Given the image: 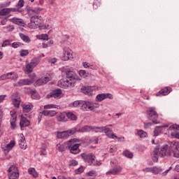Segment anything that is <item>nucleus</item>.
<instances>
[{
	"instance_id": "obj_1",
	"label": "nucleus",
	"mask_w": 179,
	"mask_h": 179,
	"mask_svg": "<svg viewBox=\"0 0 179 179\" xmlns=\"http://www.w3.org/2000/svg\"><path fill=\"white\" fill-rule=\"evenodd\" d=\"M73 80H78V76L76 73L72 70L66 71V78L60 80V83L64 89H68L69 87L75 86Z\"/></svg>"
},
{
	"instance_id": "obj_2",
	"label": "nucleus",
	"mask_w": 179,
	"mask_h": 179,
	"mask_svg": "<svg viewBox=\"0 0 179 179\" xmlns=\"http://www.w3.org/2000/svg\"><path fill=\"white\" fill-rule=\"evenodd\" d=\"M80 156L85 163H87L89 166H100L101 163L96 159V155L93 153H81Z\"/></svg>"
},
{
	"instance_id": "obj_3",
	"label": "nucleus",
	"mask_w": 179,
	"mask_h": 179,
	"mask_svg": "<svg viewBox=\"0 0 179 179\" xmlns=\"http://www.w3.org/2000/svg\"><path fill=\"white\" fill-rule=\"evenodd\" d=\"M147 118L149 121H152L153 124H160V122H157L159 118V114L156 112V108L150 107L146 110Z\"/></svg>"
},
{
	"instance_id": "obj_4",
	"label": "nucleus",
	"mask_w": 179,
	"mask_h": 179,
	"mask_svg": "<svg viewBox=\"0 0 179 179\" xmlns=\"http://www.w3.org/2000/svg\"><path fill=\"white\" fill-rule=\"evenodd\" d=\"M96 129H102V131H103L105 132V134H106V136H108V138H110L111 139H118V142H120L121 141V139H124V137L120 138V137L117 136L115 134H114L113 131L111 129H110V128H108V127H96Z\"/></svg>"
},
{
	"instance_id": "obj_5",
	"label": "nucleus",
	"mask_w": 179,
	"mask_h": 179,
	"mask_svg": "<svg viewBox=\"0 0 179 179\" xmlns=\"http://www.w3.org/2000/svg\"><path fill=\"white\" fill-rule=\"evenodd\" d=\"M94 105V103L92 101H83V102H81L80 110H82V111H91L92 108H93Z\"/></svg>"
},
{
	"instance_id": "obj_6",
	"label": "nucleus",
	"mask_w": 179,
	"mask_h": 179,
	"mask_svg": "<svg viewBox=\"0 0 179 179\" xmlns=\"http://www.w3.org/2000/svg\"><path fill=\"white\" fill-rule=\"evenodd\" d=\"M72 50L69 48H65L63 51V55L62 57V61H69V59H73Z\"/></svg>"
},
{
	"instance_id": "obj_7",
	"label": "nucleus",
	"mask_w": 179,
	"mask_h": 179,
	"mask_svg": "<svg viewBox=\"0 0 179 179\" xmlns=\"http://www.w3.org/2000/svg\"><path fill=\"white\" fill-rule=\"evenodd\" d=\"M62 94V90L57 88L56 90H52L49 94H48L46 96V99H51L52 97L54 99H58V97H59V96H61Z\"/></svg>"
},
{
	"instance_id": "obj_8",
	"label": "nucleus",
	"mask_w": 179,
	"mask_h": 179,
	"mask_svg": "<svg viewBox=\"0 0 179 179\" xmlns=\"http://www.w3.org/2000/svg\"><path fill=\"white\" fill-rule=\"evenodd\" d=\"M26 10H27L29 16H31V15H38L39 12L43 10V8H41L40 7L33 8L32 7H30L29 6H27Z\"/></svg>"
},
{
	"instance_id": "obj_9",
	"label": "nucleus",
	"mask_w": 179,
	"mask_h": 179,
	"mask_svg": "<svg viewBox=\"0 0 179 179\" xmlns=\"http://www.w3.org/2000/svg\"><path fill=\"white\" fill-rule=\"evenodd\" d=\"M159 150H160L159 145H157L151 153V159L154 163H157L159 162Z\"/></svg>"
},
{
	"instance_id": "obj_10",
	"label": "nucleus",
	"mask_w": 179,
	"mask_h": 179,
	"mask_svg": "<svg viewBox=\"0 0 179 179\" xmlns=\"http://www.w3.org/2000/svg\"><path fill=\"white\" fill-rule=\"evenodd\" d=\"M79 146H80V144L76 143L72 145H70L69 146V150L73 155H78V153H80V149H79Z\"/></svg>"
},
{
	"instance_id": "obj_11",
	"label": "nucleus",
	"mask_w": 179,
	"mask_h": 179,
	"mask_svg": "<svg viewBox=\"0 0 179 179\" xmlns=\"http://www.w3.org/2000/svg\"><path fill=\"white\" fill-rule=\"evenodd\" d=\"M10 114L11 116V118L10 120L11 129H16V118L17 117L16 116V112L10 111Z\"/></svg>"
},
{
	"instance_id": "obj_12",
	"label": "nucleus",
	"mask_w": 179,
	"mask_h": 179,
	"mask_svg": "<svg viewBox=\"0 0 179 179\" xmlns=\"http://www.w3.org/2000/svg\"><path fill=\"white\" fill-rule=\"evenodd\" d=\"M121 171H122V168H121L120 166H116L106 172V176H115V174H120Z\"/></svg>"
},
{
	"instance_id": "obj_13",
	"label": "nucleus",
	"mask_w": 179,
	"mask_h": 179,
	"mask_svg": "<svg viewBox=\"0 0 179 179\" xmlns=\"http://www.w3.org/2000/svg\"><path fill=\"white\" fill-rule=\"evenodd\" d=\"M20 126L21 128H25L26 127H30V120L26 117L21 115Z\"/></svg>"
},
{
	"instance_id": "obj_14",
	"label": "nucleus",
	"mask_w": 179,
	"mask_h": 179,
	"mask_svg": "<svg viewBox=\"0 0 179 179\" xmlns=\"http://www.w3.org/2000/svg\"><path fill=\"white\" fill-rule=\"evenodd\" d=\"M171 92V87H166L165 88L161 90L158 92L156 93V96H167V94H169V93Z\"/></svg>"
},
{
	"instance_id": "obj_15",
	"label": "nucleus",
	"mask_w": 179,
	"mask_h": 179,
	"mask_svg": "<svg viewBox=\"0 0 179 179\" xmlns=\"http://www.w3.org/2000/svg\"><path fill=\"white\" fill-rule=\"evenodd\" d=\"M56 118L58 122H66L68 121L66 112H63L59 113V115H57Z\"/></svg>"
},
{
	"instance_id": "obj_16",
	"label": "nucleus",
	"mask_w": 179,
	"mask_h": 179,
	"mask_svg": "<svg viewBox=\"0 0 179 179\" xmlns=\"http://www.w3.org/2000/svg\"><path fill=\"white\" fill-rule=\"evenodd\" d=\"M9 20L10 22H12V23H14V24H17V26H22V27H24V26H26V24L24 23V22H23V20L20 18L13 17Z\"/></svg>"
},
{
	"instance_id": "obj_17",
	"label": "nucleus",
	"mask_w": 179,
	"mask_h": 179,
	"mask_svg": "<svg viewBox=\"0 0 179 179\" xmlns=\"http://www.w3.org/2000/svg\"><path fill=\"white\" fill-rule=\"evenodd\" d=\"M167 149H169V145H164L159 152H158V155L161 157H164V156H171V152H169L168 155L166 153L167 152Z\"/></svg>"
},
{
	"instance_id": "obj_18",
	"label": "nucleus",
	"mask_w": 179,
	"mask_h": 179,
	"mask_svg": "<svg viewBox=\"0 0 179 179\" xmlns=\"http://www.w3.org/2000/svg\"><path fill=\"white\" fill-rule=\"evenodd\" d=\"M80 92L87 96H92L93 94V90H92V87H83L80 89Z\"/></svg>"
},
{
	"instance_id": "obj_19",
	"label": "nucleus",
	"mask_w": 179,
	"mask_h": 179,
	"mask_svg": "<svg viewBox=\"0 0 179 179\" xmlns=\"http://www.w3.org/2000/svg\"><path fill=\"white\" fill-rule=\"evenodd\" d=\"M50 82V78L45 77L43 78H40L37 80L35 83L36 86H42V85H45Z\"/></svg>"
},
{
	"instance_id": "obj_20",
	"label": "nucleus",
	"mask_w": 179,
	"mask_h": 179,
	"mask_svg": "<svg viewBox=\"0 0 179 179\" xmlns=\"http://www.w3.org/2000/svg\"><path fill=\"white\" fill-rule=\"evenodd\" d=\"M57 139H65L66 138H69V133L67 131H58L57 134Z\"/></svg>"
},
{
	"instance_id": "obj_21",
	"label": "nucleus",
	"mask_w": 179,
	"mask_h": 179,
	"mask_svg": "<svg viewBox=\"0 0 179 179\" xmlns=\"http://www.w3.org/2000/svg\"><path fill=\"white\" fill-rule=\"evenodd\" d=\"M31 83H33V82L29 80V79H22V80H20L17 83V86H26L27 85H31Z\"/></svg>"
},
{
	"instance_id": "obj_22",
	"label": "nucleus",
	"mask_w": 179,
	"mask_h": 179,
	"mask_svg": "<svg viewBox=\"0 0 179 179\" xmlns=\"http://www.w3.org/2000/svg\"><path fill=\"white\" fill-rule=\"evenodd\" d=\"M21 138L19 141V145L21 149H27V145H26V138L23 134H21Z\"/></svg>"
},
{
	"instance_id": "obj_23",
	"label": "nucleus",
	"mask_w": 179,
	"mask_h": 179,
	"mask_svg": "<svg viewBox=\"0 0 179 179\" xmlns=\"http://www.w3.org/2000/svg\"><path fill=\"white\" fill-rule=\"evenodd\" d=\"M167 146L170 153H171V152L174 150V149L177 148L179 145L177 144L176 141H172L169 143V145H167Z\"/></svg>"
},
{
	"instance_id": "obj_24",
	"label": "nucleus",
	"mask_w": 179,
	"mask_h": 179,
	"mask_svg": "<svg viewBox=\"0 0 179 179\" xmlns=\"http://www.w3.org/2000/svg\"><path fill=\"white\" fill-rule=\"evenodd\" d=\"M40 61H41V57H35L34 59H32L31 60V65H32L33 66H34L36 68V66H37V65H38V64H40Z\"/></svg>"
},
{
	"instance_id": "obj_25",
	"label": "nucleus",
	"mask_w": 179,
	"mask_h": 179,
	"mask_svg": "<svg viewBox=\"0 0 179 179\" xmlns=\"http://www.w3.org/2000/svg\"><path fill=\"white\" fill-rule=\"evenodd\" d=\"M66 114L67 118L69 120H71V121H76L78 120V116H76V115H75L72 112H68V113H66Z\"/></svg>"
},
{
	"instance_id": "obj_26",
	"label": "nucleus",
	"mask_w": 179,
	"mask_h": 179,
	"mask_svg": "<svg viewBox=\"0 0 179 179\" xmlns=\"http://www.w3.org/2000/svg\"><path fill=\"white\" fill-rule=\"evenodd\" d=\"M28 173L31 176H34V178H37V177H38V173H37V171H36V169L34 168H29L28 169Z\"/></svg>"
},
{
	"instance_id": "obj_27",
	"label": "nucleus",
	"mask_w": 179,
	"mask_h": 179,
	"mask_svg": "<svg viewBox=\"0 0 179 179\" xmlns=\"http://www.w3.org/2000/svg\"><path fill=\"white\" fill-rule=\"evenodd\" d=\"M20 37L22 38V41H24V43H30V41H31L29 36L24 35V34L20 33Z\"/></svg>"
},
{
	"instance_id": "obj_28",
	"label": "nucleus",
	"mask_w": 179,
	"mask_h": 179,
	"mask_svg": "<svg viewBox=\"0 0 179 179\" xmlns=\"http://www.w3.org/2000/svg\"><path fill=\"white\" fill-rule=\"evenodd\" d=\"M99 107H100V104L94 103L91 109V111H93V113H96V114H100L101 110L96 109L99 108Z\"/></svg>"
},
{
	"instance_id": "obj_29",
	"label": "nucleus",
	"mask_w": 179,
	"mask_h": 179,
	"mask_svg": "<svg viewBox=\"0 0 179 179\" xmlns=\"http://www.w3.org/2000/svg\"><path fill=\"white\" fill-rule=\"evenodd\" d=\"M150 171L153 174H159V173H162V171H163V169H162L161 168H157L155 166L150 169Z\"/></svg>"
},
{
	"instance_id": "obj_30",
	"label": "nucleus",
	"mask_w": 179,
	"mask_h": 179,
	"mask_svg": "<svg viewBox=\"0 0 179 179\" xmlns=\"http://www.w3.org/2000/svg\"><path fill=\"white\" fill-rule=\"evenodd\" d=\"M23 108V113H30L31 110H33V106L31 105H22Z\"/></svg>"
},
{
	"instance_id": "obj_31",
	"label": "nucleus",
	"mask_w": 179,
	"mask_h": 179,
	"mask_svg": "<svg viewBox=\"0 0 179 179\" xmlns=\"http://www.w3.org/2000/svg\"><path fill=\"white\" fill-rule=\"evenodd\" d=\"M90 131H92V128L90 127L85 126V127H82L81 129H79L78 130V132L85 133V132H90Z\"/></svg>"
},
{
	"instance_id": "obj_32",
	"label": "nucleus",
	"mask_w": 179,
	"mask_h": 179,
	"mask_svg": "<svg viewBox=\"0 0 179 179\" xmlns=\"http://www.w3.org/2000/svg\"><path fill=\"white\" fill-rule=\"evenodd\" d=\"M162 134V127L156 126L154 130V136H159Z\"/></svg>"
},
{
	"instance_id": "obj_33",
	"label": "nucleus",
	"mask_w": 179,
	"mask_h": 179,
	"mask_svg": "<svg viewBox=\"0 0 179 179\" xmlns=\"http://www.w3.org/2000/svg\"><path fill=\"white\" fill-rule=\"evenodd\" d=\"M34 66L31 64V63H29L26 65L25 69L27 73H31V72H33V69H34Z\"/></svg>"
},
{
	"instance_id": "obj_34",
	"label": "nucleus",
	"mask_w": 179,
	"mask_h": 179,
	"mask_svg": "<svg viewBox=\"0 0 179 179\" xmlns=\"http://www.w3.org/2000/svg\"><path fill=\"white\" fill-rule=\"evenodd\" d=\"M82 102L83 101H75L73 103L69 104V107H78V106L80 107H82Z\"/></svg>"
},
{
	"instance_id": "obj_35",
	"label": "nucleus",
	"mask_w": 179,
	"mask_h": 179,
	"mask_svg": "<svg viewBox=\"0 0 179 179\" xmlns=\"http://www.w3.org/2000/svg\"><path fill=\"white\" fill-rule=\"evenodd\" d=\"M124 156L125 157H127L128 159H132L134 157V154L131 152H129L128 150H126L123 152Z\"/></svg>"
},
{
	"instance_id": "obj_36",
	"label": "nucleus",
	"mask_w": 179,
	"mask_h": 179,
	"mask_svg": "<svg viewBox=\"0 0 179 179\" xmlns=\"http://www.w3.org/2000/svg\"><path fill=\"white\" fill-rule=\"evenodd\" d=\"M8 173H19V169L15 165H12L8 170Z\"/></svg>"
},
{
	"instance_id": "obj_37",
	"label": "nucleus",
	"mask_w": 179,
	"mask_h": 179,
	"mask_svg": "<svg viewBox=\"0 0 179 179\" xmlns=\"http://www.w3.org/2000/svg\"><path fill=\"white\" fill-rule=\"evenodd\" d=\"M8 178L9 179H18L19 178V173H9Z\"/></svg>"
},
{
	"instance_id": "obj_38",
	"label": "nucleus",
	"mask_w": 179,
	"mask_h": 179,
	"mask_svg": "<svg viewBox=\"0 0 179 179\" xmlns=\"http://www.w3.org/2000/svg\"><path fill=\"white\" fill-rule=\"evenodd\" d=\"M79 75L81 78H89V72H86L85 70H80Z\"/></svg>"
},
{
	"instance_id": "obj_39",
	"label": "nucleus",
	"mask_w": 179,
	"mask_h": 179,
	"mask_svg": "<svg viewBox=\"0 0 179 179\" xmlns=\"http://www.w3.org/2000/svg\"><path fill=\"white\" fill-rule=\"evenodd\" d=\"M15 141L12 140L10 142L6 145V150H10L15 146Z\"/></svg>"
},
{
	"instance_id": "obj_40",
	"label": "nucleus",
	"mask_w": 179,
	"mask_h": 179,
	"mask_svg": "<svg viewBox=\"0 0 179 179\" xmlns=\"http://www.w3.org/2000/svg\"><path fill=\"white\" fill-rule=\"evenodd\" d=\"M137 134L138 136H140V138H146V136H148V133H146V131H144L143 130H139L137 132Z\"/></svg>"
},
{
	"instance_id": "obj_41",
	"label": "nucleus",
	"mask_w": 179,
	"mask_h": 179,
	"mask_svg": "<svg viewBox=\"0 0 179 179\" xmlns=\"http://www.w3.org/2000/svg\"><path fill=\"white\" fill-rule=\"evenodd\" d=\"M22 45H24V44L20 42H13L11 47H13V48H19V47H22Z\"/></svg>"
},
{
	"instance_id": "obj_42",
	"label": "nucleus",
	"mask_w": 179,
	"mask_h": 179,
	"mask_svg": "<svg viewBox=\"0 0 179 179\" xmlns=\"http://www.w3.org/2000/svg\"><path fill=\"white\" fill-rule=\"evenodd\" d=\"M6 77L7 79H12V80H15L17 78V76H12V75H13V73L10 72V73H6Z\"/></svg>"
},
{
	"instance_id": "obj_43",
	"label": "nucleus",
	"mask_w": 179,
	"mask_h": 179,
	"mask_svg": "<svg viewBox=\"0 0 179 179\" xmlns=\"http://www.w3.org/2000/svg\"><path fill=\"white\" fill-rule=\"evenodd\" d=\"M96 99L99 101H103V100H106V94H99L96 95Z\"/></svg>"
},
{
	"instance_id": "obj_44",
	"label": "nucleus",
	"mask_w": 179,
	"mask_h": 179,
	"mask_svg": "<svg viewBox=\"0 0 179 179\" xmlns=\"http://www.w3.org/2000/svg\"><path fill=\"white\" fill-rule=\"evenodd\" d=\"M171 152L173 155V157L178 158L179 157V145L178 146L177 148L173 150Z\"/></svg>"
},
{
	"instance_id": "obj_45",
	"label": "nucleus",
	"mask_w": 179,
	"mask_h": 179,
	"mask_svg": "<svg viewBox=\"0 0 179 179\" xmlns=\"http://www.w3.org/2000/svg\"><path fill=\"white\" fill-rule=\"evenodd\" d=\"M23 6H24V0H19L18 3L16 5V8L20 10L21 9V8H23Z\"/></svg>"
},
{
	"instance_id": "obj_46",
	"label": "nucleus",
	"mask_w": 179,
	"mask_h": 179,
	"mask_svg": "<svg viewBox=\"0 0 179 179\" xmlns=\"http://www.w3.org/2000/svg\"><path fill=\"white\" fill-rule=\"evenodd\" d=\"M67 131L69 132V136H71V135H73V134H76V132H78V128L73 127L67 130Z\"/></svg>"
},
{
	"instance_id": "obj_47",
	"label": "nucleus",
	"mask_w": 179,
	"mask_h": 179,
	"mask_svg": "<svg viewBox=\"0 0 179 179\" xmlns=\"http://www.w3.org/2000/svg\"><path fill=\"white\" fill-rule=\"evenodd\" d=\"M9 10L8 8H3L0 10V16H6V15H8Z\"/></svg>"
},
{
	"instance_id": "obj_48",
	"label": "nucleus",
	"mask_w": 179,
	"mask_h": 179,
	"mask_svg": "<svg viewBox=\"0 0 179 179\" xmlns=\"http://www.w3.org/2000/svg\"><path fill=\"white\" fill-rule=\"evenodd\" d=\"M85 166H81L80 168L75 170L76 174H82L85 171Z\"/></svg>"
},
{
	"instance_id": "obj_49",
	"label": "nucleus",
	"mask_w": 179,
	"mask_h": 179,
	"mask_svg": "<svg viewBox=\"0 0 179 179\" xmlns=\"http://www.w3.org/2000/svg\"><path fill=\"white\" fill-rule=\"evenodd\" d=\"M20 57H27L29 55V50H21L20 51Z\"/></svg>"
},
{
	"instance_id": "obj_50",
	"label": "nucleus",
	"mask_w": 179,
	"mask_h": 179,
	"mask_svg": "<svg viewBox=\"0 0 179 179\" xmlns=\"http://www.w3.org/2000/svg\"><path fill=\"white\" fill-rule=\"evenodd\" d=\"M69 167H75V166H78V161L75 159L69 161Z\"/></svg>"
},
{
	"instance_id": "obj_51",
	"label": "nucleus",
	"mask_w": 179,
	"mask_h": 179,
	"mask_svg": "<svg viewBox=\"0 0 179 179\" xmlns=\"http://www.w3.org/2000/svg\"><path fill=\"white\" fill-rule=\"evenodd\" d=\"M57 149L59 150V152H65V145L57 144Z\"/></svg>"
},
{
	"instance_id": "obj_52",
	"label": "nucleus",
	"mask_w": 179,
	"mask_h": 179,
	"mask_svg": "<svg viewBox=\"0 0 179 179\" xmlns=\"http://www.w3.org/2000/svg\"><path fill=\"white\" fill-rule=\"evenodd\" d=\"M13 104L15 107L19 108V106H20V101L17 99H13Z\"/></svg>"
},
{
	"instance_id": "obj_53",
	"label": "nucleus",
	"mask_w": 179,
	"mask_h": 179,
	"mask_svg": "<svg viewBox=\"0 0 179 179\" xmlns=\"http://www.w3.org/2000/svg\"><path fill=\"white\" fill-rule=\"evenodd\" d=\"M38 20V16L37 15H31L30 17V22H33L34 23H36Z\"/></svg>"
},
{
	"instance_id": "obj_54",
	"label": "nucleus",
	"mask_w": 179,
	"mask_h": 179,
	"mask_svg": "<svg viewBox=\"0 0 179 179\" xmlns=\"http://www.w3.org/2000/svg\"><path fill=\"white\" fill-rule=\"evenodd\" d=\"M155 124L153 123V122L144 123V128H145V129H148V128H150V127H152V125H155Z\"/></svg>"
},
{
	"instance_id": "obj_55",
	"label": "nucleus",
	"mask_w": 179,
	"mask_h": 179,
	"mask_svg": "<svg viewBox=\"0 0 179 179\" xmlns=\"http://www.w3.org/2000/svg\"><path fill=\"white\" fill-rule=\"evenodd\" d=\"M36 26H37V24H36V22H33L31 21H30V23L28 24V27L29 29H34L36 27Z\"/></svg>"
},
{
	"instance_id": "obj_56",
	"label": "nucleus",
	"mask_w": 179,
	"mask_h": 179,
	"mask_svg": "<svg viewBox=\"0 0 179 179\" xmlns=\"http://www.w3.org/2000/svg\"><path fill=\"white\" fill-rule=\"evenodd\" d=\"M43 108L45 110H48L50 108H55L56 107H55V105L54 104H48V105L44 106Z\"/></svg>"
},
{
	"instance_id": "obj_57",
	"label": "nucleus",
	"mask_w": 179,
	"mask_h": 179,
	"mask_svg": "<svg viewBox=\"0 0 179 179\" xmlns=\"http://www.w3.org/2000/svg\"><path fill=\"white\" fill-rule=\"evenodd\" d=\"M171 136L176 139H179V132H172L171 133Z\"/></svg>"
},
{
	"instance_id": "obj_58",
	"label": "nucleus",
	"mask_w": 179,
	"mask_h": 179,
	"mask_svg": "<svg viewBox=\"0 0 179 179\" xmlns=\"http://www.w3.org/2000/svg\"><path fill=\"white\" fill-rule=\"evenodd\" d=\"M7 45H10V41H9L8 39L3 42L1 47H7Z\"/></svg>"
},
{
	"instance_id": "obj_59",
	"label": "nucleus",
	"mask_w": 179,
	"mask_h": 179,
	"mask_svg": "<svg viewBox=\"0 0 179 179\" xmlns=\"http://www.w3.org/2000/svg\"><path fill=\"white\" fill-rule=\"evenodd\" d=\"M68 142H69V143H71V142H73V143H76L78 142H80V139H79V138H71Z\"/></svg>"
},
{
	"instance_id": "obj_60",
	"label": "nucleus",
	"mask_w": 179,
	"mask_h": 179,
	"mask_svg": "<svg viewBox=\"0 0 179 179\" xmlns=\"http://www.w3.org/2000/svg\"><path fill=\"white\" fill-rule=\"evenodd\" d=\"M169 129H177L179 131V124H173L169 127Z\"/></svg>"
},
{
	"instance_id": "obj_61",
	"label": "nucleus",
	"mask_w": 179,
	"mask_h": 179,
	"mask_svg": "<svg viewBox=\"0 0 179 179\" xmlns=\"http://www.w3.org/2000/svg\"><path fill=\"white\" fill-rule=\"evenodd\" d=\"M57 112L55 110H49V117H55Z\"/></svg>"
},
{
	"instance_id": "obj_62",
	"label": "nucleus",
	"mask_w": 179,
	"mask_h": 179,
	"mask_svg": "<svg viewBox=\"0 0 179 179\" xmlns=\"http://www.w3.org/2000/svg\"><path fill=\"white\" fill-rule=\"evenodd\" d=\"M6 29L8 31H13V30H15V27H13V25H8Z\"/></svg>"
},
{
	"instance_id": "obj_63",
	"label": "nucleus",
	"mask_w": 179,
	"mask_h": 179,
	"mask_svg": "<svg viewBox=\"0 0 179 179\" xmlns=\"http://www.w3.org/2000/svg\"><path fill=\"white\" fill-rule=\"evenodd\" d=\"M105 99H110V100H113V94L109 93L105 94Z\"/></svg>"
},
{
	"instance_id": "obj_64",
	"label": "nucleus",
	"mask_w": 179,
	"mask_h": 179,
	"mask_svg": "<svg viewBox=\"0 0 179 179\" xmlns=\"http://www.w3.org/2000/svg\"><path fill=\"white\" fill-rule=\"evenodd\" d=\"M8 10V13H10V12H19L18 8H7Z\"/></svg>"
}]
</instances>
